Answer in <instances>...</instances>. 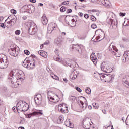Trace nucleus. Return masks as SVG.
I'll return each instance as SVG.
<instances>
[{
	"instance_id": "obj_47",
	"label": "nucleus",
	"mask_w": 129,
	"mask_h": 129,
	"mask_svg": "<svg viewBox=\"0 0 129 129\" xmlns=\"http://www.w3.org/2000/svg\"><path fill=\"white\" fill-rule=\"evenodd\" d=\"M91 28H92V29H96V28H97L96 24H92L91 25Z\"/></svg>"
},
{
	"instance_id": "obj_38",
	"label": "nucleus",
	"mask_w": 129,
	"mask_h": 129,
	"mask_svg": "<svg viewBox=\"0 0 129 129\" xmlns=\"http://www.w3.org/2000/svg\"><path fill=\"white\" fill-rule=\"evenodd\" d=\"M65 11H66V8H65V7L62 6L60 8V12L61 13H64V12H65Z\"/></svg>"
},
{
	"instance_id": "obj_64",
	"label": "nucleus",
	"mask_w": 129,
	"mask_h": 129,
	"mask_svg": "<svg viewBox=\"0 0 129 129\" xmlns=\"http://www.w3.org/2000/svg\"><path fill=\"white\" fill-rule=\"evenodd\" d=\"M18 129H25L24 127H19Z\"/></svg>"
},
{
	"instance_id": "obj_8",
	"label": "nucleus",
	"mask_w": 129,
	"mask_h": 129,
	"mask_svg": "<svg viewBox=\"0 0 129 129\" xmlns=\"http://www.w3.org/2000/svg\"><path fill=\"white\" fill-rule=\"evenodd\" d=\"M34 99L36 104L40 105L42 102V95H41V94H37L35 95Z\"/></svg>"
},
{
	"instance_id": "obj_52",
	"label": "nucleus",
	"mask_w": 129,
	"mask_h": 129,
	"mask_svg": "<svg viewBox=\"0 0 129 129\" xmlns=\"http://www.w3.org/2000/svg\"><path fill=\"white\" fill-rule=\"evenodd\" d=\"M84 17L85 18V19H88L89 18V15H88L87 14H85Z\"/></svg>"
},
{
	"instance_id": "obj_17",
	"label": "nucleus",
	"mask_w": 129,
	"mask_h": 129,
	"mask_svg": "<svg viewBox=\"0 0 129 129\" xmlns=\"http://www.w3.org/2000/svg\"><path fill=\"white\" fill-rule=\"evenodd\" d=\"M101 3L107 9L109 8V7L111 6V3H110V2H109L108 0H102L101 1Z\"/></svg>"
},
{
	"instance_id": "obj_21",
	"label": "nucleus",
	"mask_w": 129,
	"mask_h": 129,
	"mask_svg": "<svg viewBox=\"0 0 129 129\" xmlns=\"http://www.w3.org/2000/svg\"><path fill=\"white\" fill-rule=\"evenodd\" d=\"M39 55H40L42 57L44 58H47L48 57V53L46 52L44 50H40L38 51Z\"/></svg>"
},
{
	"instance_id": "obj_45",
	"label": "nucleus",
	"mask_w": 129,
	"mask_h": 129,
	"mask_svg": "<svg viewBox=\"0 0 129 129\" xmlns=\"http://www.w3.org/2000/svg\"><path fill=\"white\" fill-rule=\"evenodd\" d=\"M15 34L16 35H20V34H21V31H20V30H16V31L15 32Z\"/></svg>"
},
{
	"instance_id": "obj_55",
	"label": "nucleus",
	"mask_w": 129,
	"mask_h": 129,
	"mask_svg": "<svg viewBox=\"0 0 129 129\" xmlns=\"http://www.w3.org/2000/svg\"><path fill=\"white\" fill-rule=\"evenodd\" d=\"M0 27L3 28V29H5V24L4 23H0Z\"/></svg>"
},
{
	"instance_id": "obj_31",
	"label": "nucleus",
	"mask_w": 129,
	"mask_h": 129,
	"mask_svg": "<svg viewBox=\"0 0 129 129\" xmlns=\"http://www.w3.org/2000/svg\"><path fill=\"white\" fill-rule=\"evenodd\" d=\"M53 59L54 61H57V62H62V59L59 57H56L55 56H54L53 57Z\"/></svg>"
},
{
	"instance_id": "obj_41",
	"label": "nucleus",
	"mask_w": 129,
	"mask_h": 129,
	"mask_svg": "<svg viewBox=\"0 0 129 129\" xmlns=\"http://www.w3.org/2000/svg\"><path fill=\"white\" fill-rule=\"evenodd\" d=\"M24 54H25V55H30V51H29V50H25L24 51Z\"/></svg>"
},
{
	"instance_id": "obj_36",
	"label": "nucleus",
	"mask_w": 129,
	"mask_h": 129,
	"mask_svg": "<svg viewBox=\"0 0 129 129\" xmlns=\"http://www.w3.org/2000/svg\"><path fill=\"white\" fill-rule=\"evenodd\" d=\"M51 77L55 80H59V77L56 76L55 74H53V75L51 76Z\"/></svg>"
},
{
	"instance_id": "obj_51",
	"label": "nucleus",
	"mask_w": 129,
	"mask_h": 129,
	"mask_svg": "<svg viewBox=\"0 0 129 129\" xmlns=\"http://www.w3.org/2000/svg\"><path fill=\"white\" fill-rule=\"evenodd\" d=\"M122 40L124 42H129V39L127 38H123Z\"/></svg>"
},
{
	"instance_id": "obj_13",
	"label": "nucleus",
	"mask_w": 129,
	"mask_h": 129,
	"mask_svg": "<svg viewBox=\"0 0 129 129\" xmlns=\"http://www.w3.org/2000/svg\"><path fill=\"white\" fill-rule=\"evenodd\" d=\"M109 50L110 52H112V53H114V55H115V52H117L118 50L117 48L115 46L113 45V43H111L109 47Z\"/></svg>"
},
{
	"instance_id": "obj_57",
	"label": "nucleus",
	"mask_w": 129,
	"mask_h": 129,
	"mask_svg": "<svg viewBox=\"0 0 129 129\" xmlns=\"http://www.w3.org/2000/svg\"><path fill=\"white\" fill-rule=\"evenodd\" d=\"M10 20L8 22H7V23L9 25H12V21L11 20V19H10Z\"/></svg>"
},
{
	"instance_id": "obj_61",
	"label": "nucleus",
	"mask_w": 129,
	"mask_h": 129,
	"mask_svg": "<svg viewBox=\"0 0 129 129\" xmlns=\"http://www.w3.org/2000/svg\"><path fill=\"white\" fill-rule=\"evenodd\" d=\"M22 19L23 20H27V17L26 16H24L23 17H22Z\"/></svg>"
},
{
	"instance_id": "obj_16",
	"label": "nucleus",
	"mask_w": 129,
	"mask_h": 129,
	"mask_svg": "<svg viewBox=\"0 0 129 129\" xmlns=\"http://www.w3.org/2000/svg\"><path fill=\"white\" fill-rule=\"evenodd\" d=\"M122 81L126 87L129 88V76H126V77L123 78Z\"/></svg>"
},
{
	"instance_id": "obj_6",
	"label": "nucleus",
	"mask_w": 129,
	"mask_h": 129,
	"mask_svg": "<svg viewBox=\"0 0 129 129\" xmlns=\"http://www.w3.org/2000/svg\"><path fill=\"white\" fill-rule=\"evenodd\" d=\"M91 119L89 118H86L83 120V127L85 129H90L91 125Z\"/></svg>"
},
{
	"instance_id": "obj_1",
	"label": "nucleus",
	"mask_w": 129,
	"mask_h": 129,
	"mask_svg": "<svg viewBox=\"0 0 129 129\" xmlns=\"http://www.w3.org/2000/svg\"><path fill=\"white\" fill-rule=\"evenodd\" d=\"M25 74L23 72H18L17 73L16 76H14V72L11 71L8 75V79L12 84H14V81L17 79L18 81L20 80L23 81L25 78Z\"/></svg>"
},
{
	"instance_id": "obj_58",
	"label": "nucleus",
	"mask_w": 129,
	"mask_h": 129,
	"mask_svg": "<svg viewBox=\"0 0 129 129\" xmlns=\"http://www.w3.org/2000/svg\"><path fill=\"white\" fill-rule=\"evenodd\" d=\"M79 15L80 16V17H83V13H82V12H79Z\"/></svg>"
},
{
	"instance_id": "obj_20",
	"label": "nucleus",
	"mask_w": 129,
	"mask_h": 129,
	"mask_svg": "<svg viewBox=\"0 0 129 129\" xmlns=\"http://www.w3.org/2000/svg\"><path fill=\"white\" fill-rule=\"evenodd\" d=\"M117 24L118 23L117 22V20L114 19L112 20V22L111 23V26H112L113 29H116L117 28Z\"/></svg>"
},
{
	"instance_id": "obj_24",
	"label": "nucleus",
	"mask_w": 129,
	"mask_h": 129,
	"mask_svg": "<svg viewBox=\"0 0 129 129\" xmlns=\"http://www.w3.org/2000/svg\"><path fill=\"white\" fill-rule=\"evenodd\" d=\"M97 76L94 75L95 77L96 78H97L98 79H99L100 78L101 80H103V79H106V76L104 75H100L99 73H97Z\"/></svg>"
},
{
	"instance_id": "obj_5",
	"label": "nucleus",
	"mask_w": 129,
	"mask_h": 129,
	"mask_svg": "<svg viewBox=\"0 0 129 129\" xmlns=\"http://www.w3.org/2000/svg\"><path fill=\"white\" fill-rule=\"evenodd\" d=\"M8 52L11 56L17 57V56L19 55V53H20V48L19 47H18V48H17V47L11 48L9 49Z\"/></svg>"
},
{
	"instance_id": "obj_28",
	"label": "nucleus",
	"mask_w": 129,
	"mask_h": 129,
	"mask_svg": "<svg viewBox=\"0 0 129 129\" xmlns=\"http://www.w3.org/2000/svg\"><path fill=\"white\" fill-rule=\"evenodd\" d=\"M69 120L68 122H66V123H67V126H68L70 128H73V127H74V125H73V124L72 123H71V122H70L69 121V120Z\"/></svg>"
},
{
	"instance_id": "obj_19",
	"label": "nucleus",
	"mask_w": 129,
	"mask_h": 129,
	"mask_svg": "<svg viewBox=\"0 0 129 129\" xmlns=\"http://www.w3.org/2000/svg\"><path fill=\"white\" fill-rule=\"evenodd\" d=\"M91 60L94 63V65H96V64H97V57L95 56V53H93L91 55Z\"/></svg>"
},
{
	"instance_id": "obj_12",
	"label": "nucleus",
	"mask_w": 129,
	"mask_h": 129,
	"mask_svg": "<svg viewBox=\"0 0 129 129\" xmlns=\"http://www.w3.org/2000/svg\"><path fill=\"white\" fill-rule=\"evenodd\" d=\"M24 102H25V101H22V102H19L17 104L16 109H17L18 112H19V111H21L22 112V110L23 109V106H24Z\"/></svg>"
},
{
	"instance_id": "obj_4",
	"label": "nucleus",
	"mask_w": 129,
	"mask_h": 129,
	"mask_svg": "<svg viewBox=\"0 0 129 129\" xmlns=\"http://www.w3.org/2000/svg\"><path fill=\"white\" fill-rule=\"evenodd\" d=\"M95 35H96V38L97 41L99 40V41H101V40H103L104 39V37L105 35L104 34V32H103L101 29L97 30L96 31Z\"/></svg>"
},
{
	"instance_id": "obj_11",
	"label": "nucleus",
	"mask_w": 129,
	"mask_h": 129,
	"mask_svg": "<svg viewBox=\"0 0 129 129\" xmlns=\"http://www.w3.org/2000/svg\"><path fill=\"white\" fill-rule=\"evenodd\" d=\"M56 28H57V24L54 23L49 24L47 28L48 33L52 32L54 30H56Z\"/></svg>"
},
{
	"instance_id": "obj_29",
	"label": "nucleus",
	"mask_w": 129,
	"mask_h": 129,
	"mask_svg": "<svg viewBox=\"0 0 129 129\" xmlns=\"http://www.w3.org/2000/svg\"><path fill=\"white\" fill-rule=\"evenodd\" d=\"M34 62H33L32 66H30L29 63H28V67L26 68H30V69H34L36 63H35V60L33 59Z\"/></svg>"
},
{
	"instance_id": "obj_14",
	"label": "nucleus",
	"mask_w": 129,
	"mask_h": 129,
	"mask_svg": "<svg viewBox=\"0 0 129 129\" xmlns=\"http://www.w3.org/2000/svg\"><path fill=\"white\" fill-rule=\"evenodd\" d=\"M73 50L74 51H76L79 53V54H82V50H81V48H80V46L78 45H73L72 47Z\"/></svg>"
},
{
	"instance_id": "obj_63",
	"label": "nucleus",
	"mask_w": 129,
	"mask_h": 129,
	"mask_svg": "<svg viewBox=\"0 0 129 129\" xmlns=\"http://www.w3.org/2000/svg\"><path fill=\"white\" fill-rule=\"evenodd\" d=\"M88 107V109L90 110L92 109V107L90 105H89Z\"/></svg>"
},
{
	"instance_id": "obj_18",
	"label": "nucleus",
	"mask_w": 129,
	"mask_h": 129,
	"mask_svg": "<svg viewBox=\"0 0 129 129\" xmlns=\"http://www.w3.org/2000/svg\"><path fill=\"white\" fill-rule=\"evenodd\" d=\"M66 23L68 24L70 27H74L76 26V21L74 19H71V21L69 22L66 20Z\"/></svg>"
},
{
	"instance_id": "obj_43",
	"label": "nucleus",
	"mask_w": 129,
	"mask_h": 129,
	"mask_svg": "<svg viewBox=\"0 0 129 129\" xmlns=\"http://www.w3.org/2000/svg\"><path fill=\"white\" fill-rule=\"evenodd\" d=\"M5 66L7 67H8V65H9V60H8V58L6 57L5 60Z\"/></svg>"
},
{
	"instance_id": "obj_2",
	"label": "nucleus",
	"mask_w": 129,
	"mask_h": 129,
	"mask_svg": "<svg viewBox=\"0 0 129 129\" xmlns=\"http://www.w3.org/2000/svg\"><path fill=\"white\" fill-rule=\"evenodd\" d=\"M101 69L103 72H106V73H110L113 71V66L110 63L103 62L101 64Z\"/></svg>"
},
{
	"instance_id": "obj_62",
	"label": "nucleus",
	"mask_w": 129,
	"mask_h": 129,
	"mask_svg": "<svg viewBox=\"0 0 129 129\" xmlns=\"http://www.w3.org/2000/svg\"><path fill=\"white\" fill-rule=\"evenodd\" d=\"M30 2L31 3H36V0H30Z\"/></svg>"
},
{
	"instance_id": "obj_10",
	"label": "nucleus",
	"mask_w": 129,
	"mask_h": 129,
	"mask_svg": "<svg viewBox=\"0 0 129 129\" xmlns=\"http://www.w3.org/2000/svg\"><path fill=\"white\" fill-rule=\"evenodd\" d=\"M66 64H67V65H68V66H70V67H71V68H75V67H76V66H78V64L74 61V63L72 64L71 63V62H72V60H70L69 59H66V60L64 61Z\"/></svg>"
},
{
	"instance_id": "obj_3",
	"label": "nucleus",
	"mask_w": 129,
	"mask_h": 129,
	"mask_svg": "<svg viewBox=\"0 0 129 129\" xmlns=\"http://www.w3.org/2000/svg\"><path fill=\"white\" fill-rule=\"evenodd\" d=\"M27 27L28 28V32L30 35H35L36 33H37V25L32 22H29L28 25Z\"/></svg>"
},
{
	"instance_id": "obj_22",
	"label": "nucleus",
	"mask_w": 129,
	"mask_h": 129,
	"mask_svg": "<svg viewBox=\"0 0 129 129\" xmlns=\"http://www.w3.org/2000/svg\"><path fill=\"white\" fill-rule=\"evenodd\" d=\"M24 104L23 105L22 107V112H25V111H27V110H29V104L28 103H26L24 102Z\"/></svg>"
},
{
	"instance_id": "obj_39",
	"label": "nucleus",
	"mask_w": 129,
	"mask_h": 129,
	"mask_svg": "<svg viewBox=\"0 0 129 129\" xmlns=\"http://www.w3.org/2000/svg\"><path fill=\"white\" fill-rule=\"evenodd\" d=\"M33 116H35V115L32 114V113H31L30 114H28L26 116V117H27V118H31V117Z\"/></svg>"
},
{
	"instance_id": "obj_26",
	"label": "nucleus",
	"mask_w": 129,
	"mask_h": 129,
	"mask_svg": "<svg viewBox=\"0 0 129 129\" xmlns=\"http://www.w3.org/2000/svg\"><path fill=\"white\" fill-rule=\"evenodd\" d=\"M113 79H114V75H110L106 77V80H107V82L112 81Z\"/></svg>"
},
{
	"instance_id": "obj_23",
	"label": "nucleus",
	"mask_w": 129,
	"mask_h": 129,
	"mask_svg": "<svg viewBox=\"0 0 129 129\" xmlns=\"http://www.w3.org/2000/svg\"><path fill=\"white\" fill-rule=\"evenodd\" d=\"M54 43L58 46H61L62 44V39L60 38H57L55 39Z\"/></svg>"
},
{
	"instance_id": "obj_49",
	"label": "nucleus",
	"mask_w": 129,
	"mask_h": 129,
	"mask_svg": "<svg viewBox=\"0 0 129 129\" xmlns=\"http://www.w3.org/2000/svg\"><path fill=\"white\" fill-rule=\"evenodd\" d=\"M125 15H126V13H125L120 12L119 13V15L121 16V17H124V16H125Z\"/></svg>"
},
{
	"instance_id": "obj_48",
	"label": "nucleus",
	"mask_w": 129,
	"mask_h": 129,
	"mask_svg": "<svg viewBox=\"0 0 129 129\" xmlns=\"http://www.w3.org/2000/svg\"><path fill=\"white\" fill-rule=\"evenodd\" d=\"M76 90H77L78 92H81V91H82V90H81V89H80V88L78 87H76Z\"/></svg>"
},
{
	"instance_id": "obj_42",
	"label": "nucleus",
	"mask_w": 129,
	"mask_h": 129,
	"mask_svg": "<svg viewBox=\"0 0 129 129\" xmlns=\"http://www.w3.org/2000/svg\"><path fill=\"white\" fill-rule=\"evenodd\" d=\"M91 19L92 21H93V22H95L96 21V18L94 17V16H91Z\"/></svg>"
},
{
	"instance_id": "obj_30",
	"label": "nucleus",
	"mask_w": 129,
	"mask_h": 129,
	"mask_svg": "<svg viewBox=\"0 0 129 129\" xmlns=\"http://www.w3.org/2000/svg\"><path fill=\"white\" fill-rule=\"evenodd\" d=\"M69 100L72 101V102H74V101H75V100H76V97H75V96H70L69 97Z\"/></svg>"
},
{
	"instance_id": "obj_27",
	"label": "nucleus",
	"mask_w": 129,
	"mask_h": 129,
	"mask_svg": "<svg viewBox=\"0 0 129 129\" xmlns=\"http://www.w3.org/2000/svg\"><path fill=\"white\" fill-rule=\"evenodd\" d=\"M32 114H34V115H43V111L39 110L37 111H34L32 113Z\"/></svg>"
},
{
	"instance_id": "obj_35",
	"label": "nucleus",
	"mask_w": 129,
	"mask_h": 129,
	"mask_svg": "<svg viewBox=\"0 0 129 129\" xmlns=\"http://www.w3.org/2000/svg\"><path fill=\"white\" fill-rule=\"evenodd\" d=\"M4 59L3 58H0V68H2L3 67V65H4Z\"/></svg>"
},
{
	"instance_id": "obj_15",
	"label": "nucleus",
	"mask_w": 129,
	"mask_h": 129,
	"mask_svg": "<svg viewBox=\"0 0 129 129\" xmlns=\"http://www.w3.org/2000/svg\"><path fill=\"white\" fill-rule=\"evenodd\" d=\"M8 20H11L12 23L13 24H16V23H17V17H16L15 15H10L5 20V22L8 21Z\"/></svg>"
},
{
	"instance_id": "obj_50",
	"label": "nucleus",
	"mask_w": 129,
	"mask_h": 129,
	"mask_svg": "<svg viewBox=\"0 0 129 129\" xmlns=\"http://www.w3.org/2000/svg\"><path fill=\"white\" fill-rule=\"evenodd\" d=\"M70 13H72V9H69L67 10V14H70Z\"/></svg>"
},
{
	"instance_id": "obj_25",
	"label": "nucleus",
	"mask_w": 129,
	"mask_h": 129,
	"mask_svg": "<svg viewBox=\"0 0 129 129\" xmlns=\"http://www.w3.org/2000/svg\"><path fill=\"white\" fill-rule=\"evenodd\" d=\"M41 22L43 25H47L48 24V19L46 16H43L41 18Z\"/></svg>"
},
{
	"instance_id": "obj_44",
	"label": "nucleus",
	"mask_w": 129,
	"mask_h": 129,
	"mask_svg": "<svg viewBox=\"0 0 129 129\" xmlns=\"http://www.w3.org/2000/svg\"><path fill=\"white\" fill-rule=\"evenodd\" d=\"M49 100L51 102H56V101H55V99L54 98L52 97H50L49 98Z\"/></svg>"
},
{
	"instance_id": "obj_37",
	"label": "nucleus",
	"mask_w": 129,
	"mask_h": 129,
	"mask_svg": "<svg viewBox=\"0 0 129 129\" xmlns=\"http://www.w3.org/2000/svg\"><path fill=\"white\" fill-rule=\"evenodd\" d=\"M58 122H60V123H62V122L63 121H64V119L63 118V117L60 116V117H59V119H58Z\"/></svg>"
},
{
	"instance_id": "obj_40",
	"label": "nucleus",
	"mask_w": 129,
	"mask_h": 129,
	"mask_svg": "<svg viewBox=\"0 0 129 129\" xmlns=\"http://www.w3.org/2000/svg\"><path fill=\"white\" fill-rule=\"evenodd\" d=\"M11 13H12V14H14V15L17 14V11L14 9H12L11 10Z\"/></svg>"
},
{
	"instance_id": "obj_54",
	"label": "nucleus",
	"mask_w": 129,
	"mask_h": 129,
	"mask_svg": "<svg viewBox=\"0 0 129 129\" xmlns=\"http://www.w3.org/2000/svg\"><path fill=\"white\" fill-rule=\"evenodd\" d=\"M77 78V75H73L72 77V79H76Z\"/></svg>"
},
{
	"instance_id": "obj_59",
	"label": "nucleus",
	"mask_w": 129,
	"mask_h": 129,
	"mask_svg": "<svg viewBox=\"0 0 129 129\" xmlns=\"http://www.w3.org/2000/svg\"><path fill=\"white\" fill-rule=\"evenodd\" d=\"M16 109H17V107H13L12 108V110L15 112V111H16Z\"/></svg>"
},
{
	"instance_id": "obj_56",
	"label": "nucleus",
	"mask_w": 129,
	"mask_h": 129,
	"mask_svg": "<svg viewBox=\"0 0 129 129\" xmlns=\"http://www.w3.org/2000/svg\"><path fill=\"white\" fill-rule=\"evenodd\" d=\"M23 9H26V10H28L29 9V6L28 5H25L23 7Z\"/></svg>"
},
{
	"instance_id": "obj_60",
	"label": "nucleus",
	"mask_w": 129,
	"mask_h": 129,
	"mask_svg": "<svg viewBox=\"0 0 129 129\" xmlns=\"http://www.w3.org/2000/svg\"><path fill=\"white\" fill-rule=\"evenodd\" d=\"M102 112L104 113V114H106V110H103Z\"/></svg>"
},
{
	"instance_id": "obj_9",
	"label": "nucleus",
	"mask_w": 129,
	"mask_h": 129,
	"mask_svg": "<svg viewBox=\"0 0 129 129\" xmlns=\"http://www.w3.org/2000/svg\"><path fill=\"white\" fill-rule=\"evenodd\" d=\"M83 98H84V100H85V104L84 103H83V102L82 101H80V102H79V104L81 107V108H82V109H83V110H85V109H86V107H87V100H86V98H85V97H82Z\"/></svg>"
},
{
	"instance_id": "obj_32",
	"label": "nucleus",
	"mask_w": 129,
	"mask_h": 129,
	"mask_svg": "<svg viewBox=\"0 0 129 129\" xmlns=\"http://www.w3.org/2000/svg\"><path fill=\"white\" fill-rule=\"evenodd\" d=\"M112 20H113L112 19L108 18L106 20V22L107 23V24H109V25H111V22H112Z\"/></svg>"
},
{
	"instance_id": "obj_34",
	"label": "nucleus",
	"mask_w": 129,
	"mask_h": 129,
	"mask_svg": "<svg viewBox=\"0 0 129 129\" xmlns=\"http://www.w3.org/2000/svg\"><path fill=\"white\" fill-rule=\"evenodd\" d=\"M22 66H23V67H25V68H27L28 67V62L24 60V62L22 63Z\"/></svg>"
},
{
	"instance_id": "obj_46",
	"label": "nucleus",
	"mask_w": 129,
	"mask_h": 129,
	"mask_svg": "<svg viewBox=\"0 0 129 129\" xmlns=\"http://www.w3.org/2000/svg\"><path fill=\"white\" fill-rule=\"evenodd\" d=\"M54 52L55 53L56 56H59V50L58 49H55Z\"/></svg>"
},
{
	"instance_id": "obj_33",
	"label": "nucleus",
	"mask_w": 129,
	"mask_h": 129,
	"mask_svg": "<svg viewBox=\"0 0 129 129\" xmlns=\"http://www.w3.org/2000/svg\"><path fill=\"white\" fill-rule=\"evenodd\" d=\"M86 92L87 93V94H90L91 93V90L87 87L86 89H85Z\"/></svg>"
},
{
	"instance_id": "obj_53",
	"label": "nucleus",
	"mask_w": 129,
	"mask_h": 129,
	"mask_svg": "<svg viewBox=\"0 0 129 129\" xmlns=\"http://www.w3.org/2000/svg\"><path fill=\"white\" fill-rule=\"evenodd\" d=\"M62 5H69V1H64L62 2Z\"/></svg>"
},
{
	"instance_id": "obj_7",
	"label": "nucleus",
	"mask_w": 129,
	"mask_h": 129,
	"mask_svg": "<svg viewBox=\"0 0 129 129\" xmlns=\"http://www.w3.org/2000/svg\"><path fill=\"white\" fill-rule=\"evenodd\" d=\"M58 109L62 113H68V107L66 104H60L58 106Z\"/></svg>"
}]
</instances>
